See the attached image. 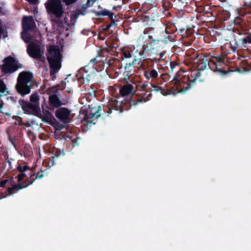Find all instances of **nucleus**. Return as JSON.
<instances>
[{"label":"nucleus","instance_id":"f257e3e1","mask_svg":"<svg viewBox=\"0 0 251 251\" xmlns=\"http://www.w3.org/2000/svg\"><path fill=\"white\" fill-rule=\"evenodd\" d=\"M212 60L211 57L203 53L197 54L193 59V64L197 70L192 71L190 75H184L181 77V80H174L175 84L178 83L183 88L181 91L187 92L196 84L197 81L203 82L206 79V75L202 72L208 67Z\"/></svg>","mask_w":251,"mask_h":251},{"label":"nucleus","instance_id":"f03ea898","mask_svg":"<svg viewBox=\"0 0 251 251\" xmlns=\"http://www.w3.org/2000/svg\"><path fill=\"white\" fill-rule=\"evenodd\" d=\"M234 39L229 42V48L231 51L235 53L238 48L247 51L251 56V32L249 29L244 28L235 29Z\"/></svg>","mask_w":251,"mask_h":251},{"label":"nucleus","instance_id":"7ed1b4c3","mask_svg":"<svg viewBox=\"0 0 251 251\" xmlns=\"http://www.w3.org/2000/svg\"><path fill=\"white\" fill-rule=\"evenodd\" d=\"M75 117V114L72 113L71 109L64 107V144L69 150L72 149L76 144L77 138L75 129H70L69 125L72 119Z\"/></svg>","mask_w":251,"mask_h":251},{"label":"nucleus","instance_id":"20e7f679","mask_svg":"<svg viewBox=\"0 0 251 251\" xmlns=\"http://www.w3.org/2000/svg\"><path fill=\"white\" fill-rule=\"evenodd\" d=\"M101 107L93 104L82 106L79 111L81 123L83 126H91L96 124L97 119L101 115Z\"/></svg>","mask_w":251,"mask_h":251},{"label":"nucleus","instance_id":"39448f33","mask_svg":"<svg viewBox=\"0 0 251 251\" xmlns=\"http://www.w3.org/2000/svg\"><path fill=\"white\" fill-rule=\"evenodd\" d=\"M34 84V79L31 73L28 72L21 73L18 77L16 89L22 95L30 93V87Z\"/></svg>","mask_w":251,"mask_h":251},{"label":"nucleus","instance_id":"423d86ee","mask_svg":"<svg viewBox=\"0 0 251 251\" xmlns=\"http://www.w3.org/2000/svg\"><path fill=\"white\" fill-rule=\"evenodd\" d=\"M175 80H177L178 81H180L181 80V78H177L176 77H174L172 80H171L167 85V91H166L162 87L155 85L153 84H151V86L153 88L154 91L160 92L164 96H167L170 94L176 95L178 93H186V92L181 91V90L183 89V88L181 87V86H180V85H179L178 83L175 84L174 83L173 81Z\"/></svg>","mask_w":251,"mask_h":251},{"label":"nucleus","instance_id":"0eeeda50","mask_svg":"<svg viewBox=\"0 0 251 251\" xmlns=\"http://www.w3.org/2000/svg\"><path fill=\"white\" fill-rule=\"evenodd\" d=\"M148 85V84L146 82L138 85L135 84L136 90L135 96L137 97V100H134V105H137L139 103L147 102L151 99L152 94L150 91L147 90Z\"/></svg>","mask_w":251,"mask_h":251},{"label":"nucleus","instance_id":"6e6552de","mask_svg":"<svg viewBox=\"0 0 251 251\" xmlns=\"http://www.w3.org/2000/svg\"><path fill=\"white\" fill-rule=\"evenodd\" d=\"M61 54L57 46H51L48 49L47 59L51 68L55 70L61 67Z\"/></svg>","mask_w":251,"mask_h":251},{"label":"nucleus","instance_id":"1a4fd4ad","mask_svg":"<svg viewBox=\"0 0 251 251\" xmlns=\"http://www.w3.org/2000/svg\"><path fill=\"white\" fill-rule=\"evenodd\" d=\"M48 12L56 17L59 18L62 14L61 0H48L45 3Z\"/></svg>","mask_w":251,"mask_h":251},{"label":"nucleus","instance_id":"9d476101","mask_svg":"<svg viewBox=\"0 0 251 251\" xmlns=\"http://www.w3.org/2000/svg\"><path fill=\"white\" fill-rule=\"evenodd\" d=\"M225 58L222 55L218 56L213 57L212 59L211 63L209 65V68L214 72H219L221 73L222 75H226L228 73V72L225 70L221 67V64H224Z\"/></svg>","mask_w":251,"mask_h":251},{"label":"nucleus","instance_id":"9b49d317","mask_svg":"<svg viewBox=\"0 0 251 251\" xmlns=\"http://www.w3.org/2000/svg\"><path fill=\"white\" fill-rule=\"evenodd\" d=\"M136 93V88L135 89L134 86L133 84L126 82V84H124L120 89V94L122 96H126L128 95H132V98L131 100V104H133L134 100H137V97L135 96Z\"/></svg>","mask_w":251,"mask_h":251},{"label":"nucleus","instance_id":"f8f14e48","mask_svg":"<svg viewBox=\"0 0 251 251\" xmlns=\"http://www.w3.org/2000/svg\"><path fill=\"white\" fill-rule=\"evenodd\" d=\"M74 82V79L72 77L71 74L68 75V76L64 79V90L66 88L67 83H68V89L64 92V96L66 97V99L64 98V105H68L70 103L69 100L71 99L73 94L70 88L72 87V84Z\"/></svg>","mask_w":251,"mask_h":251},{"label":"nucleus","instance_id":"ddd939ff","mask_svg":"<svg viewBox=\"0 0 251 251\" xmlns=\"http://www.w3.org/2000/svg\"><path fill=\"white\" fill-rule=\"evenodd\" d=\"M27 52L30 56L36 59L40 58L43 53L39 42H31L28 46Z\"/></svg>","mask_w":251,"mask_h":251},{"label":"nucleus","instance_id":"4468645a","mask_svg":"<svg viewBox=\"0 0 251 251\" xmlns=\"http://www.w3.org/2000/svg\"><path fill=\"white\" fill-rule=\"evenodd\" d=\"M17 69L15 60L13 58L8 57L4 59V64L2 66V71L3 73H12Z\"/></svg>","mask_w":251,"mask_h":251},{"label":"nucleus","instance_id":"2eb2a0df","mask_svg":"<svg viewBox=\"0 0 251 251\" xmlns=\"http://www.w3.org/2000/svg\"><path fill=\"white\" fill-rule=\"evenodd\" d=\"M112 110L122 113L124 111V108L122 106L121 103L117 100L110 101L107 105L103 106V110L104 112L107 113V116H109L112 113Z\"/></svg>","mask_w":251,"mask_h":251},{"label":"nucleus","instance_id":"dca6fc26","mask_svg":"<svg viewBox=\"0 0 251 251\" xmlns=\"http://www.w3.org/2000/svg\"><path fill=\"white\" fill-rule=\"evenodd\" d=\"M132 58L131 61L128 62L126 61L125 65V70L126 71H130V67L133 66L136 62L137 61L136 56H133L131 51L128 50H124L122 51V59L124 60V59Z\"/></svg>","mask_w":251,"mask_h":251},{"label":"nucleus","instance_id":"f3484780","mask_svg":"<svg viewBox=\"0 0 251 251\" xmlns=\"http://www.w3.org/2000/svg\"><path fill=\"white\" fill-rule=\"evenodd\" d=\"M79 15H80V14L77 10H76L75 13H71L70 15L71 23L66 24L67 26L64 25V29H65L66 31H68L64 33L66 38L69 37L70 35L72 34L75 28V20L77 19Z\"/></svg>","mask_w":251,"mask_h":251},{"label":"nucleus","instance_id":"a211bd4d","mask_svg":"<svg viewBox=\"0 0 251 251\" xmlns=\"http://www.w3.org/2000/svg\"><path fill=\"white\" fill-rule=\"evenodd\" d=\"M20 103L25 113L29 114L32 112L35 113H38L40 111L39 104H31L25 100H21Z\"/></svg>","mask_w":251,"mask_h":251},{"label":"nucleus","instance_id":"6ab92c4d","mask_svg":"<svg viewBox=\"0 0 251 251\" xmlns=\"http://www.w3.org/2000/svg\"><path fill=\"white\" fill-rule=\"evenodd\" d=\"M160 37L159 38L158 42L162 43L163 44H168L170 42H173L175 40L176 35L173 34H170L165 30L163 31L160 33Z\"/></svg>","mask_w":251,"mask_h":251},{"label":"nucleus","instance_id":"aec40b11","mask_svg":"<svg viewBox=\"0 0 251 251\" xmlns=\"http://www.w3.org/2000/svg\"><path fill=\"white\" fill-rule=\"evenodd\" d=\"M92 83L91 85L89 84H82L81 85V92L86 95H88L90 97L95 98L96 97V88Z\"/></svg>","mask_w":251,"mask_h":251},{"label":"nucleus","instance_id":"412c9836","mask_svg":"<svg viewBox=\"0 0 251 251\" xmlns=\"http://www.w3.org/2000/svg\"><path fill=\"white\" fill-rule=\"evenodd\" d=\"M195 27L194 26H193L192 27H187L186 29L181 28L179 29V33L182 36V38H188V37H192L190 39V41H189V44H191L193 42V35L194 33L195 32V30L194 29V28Z\"/></svg>","mask_w":251,"mask_h":251},{"label":"nucleus","instance_id":"4be33fe9","mask_svg":"<svg viewBox=\"0 0 251 251\" xmlns=\"http://www.w3.org/2000/svg\"><path fill=\"white\" fill-rule=\"evenodd\" d=\"M94 68L89 67V65H86L83 68H80L77 72L76 76L77 77L78 81L80 82L81 79L84 80L85 76L89 75L90 71H94Z\"/></svg>","mask_w":251,"mask_h":251},{"label":"nucleus","instance_id":"5701e85b","mask_svg":"<svg viewBox=\"0 0 251 251\" xmlns=\"http://www.w3.org/2000/svg\"><path fill=\"white\" fill-rule=\"evenodd\" d=\"M143 75L146 79L148 80L151 79L152 80L157 78L159 74L156 69L151 67L144 72Z\"/></svg>","mask_w":251,"mask_h":251},{"label":"nucleus","instance_id":"b1692460","mask_svg":"<svg viewBox=\"0 0 251 251\" xmlns=\"http://www.w3.org/2000/svg\"><path fill=\"white\" fill-rule=\"evenodd\" d=\"M159 44L158 41L153 40L152 42H150L144 46L146 50L148 51L150 59L151 60L156 59V56H154V53L152 51L154 50V46L156 44Z\"/></svg>","mask_w":251,"mask_h":251},{"label":"nucleus","instance_id":"393cba45","mask_svg":"<svg viewBox=\"0 0 251 251\" xmlns=\"http://www.w3.org/2000/svg\"><path fill=\"white\" fill-rule=\"evenodd\" d=\"M94 13L97 17L107 16L109 17L112 23L115 22V20L113 18L114 13L106 9H104L101 11H95Z\"/></svg>","mask_w":251,"mask_h":251},{"label":"nucleus","instance_id":"a878e982","mask_svg":"<svg viewBox=\"0 0 251 251\" xmlns=\"http://www.w3.org/2000/svg\"><path fill=\"white\" fill-rule=\"evenodd\" d=\"M34 22L31 17H25L23 19V26L25 30H28L33 27Z\"/></svg>","mask_w":251,"mask_h":251},{"label":"nucleus","instance_id":"bb28decb","mask_svg":"<svg viewBox=\"0 0 251 251\" xmlns=\"http://www.w3.org/2000/svg\"><path fill=\"white\" fill-rule=\"evenodd\" d=\"M83 95L79 99V102L81 104H83V106H88L87 104L90 103L93 99L94 98L90 97L88 95H86L84 93L82 94Z\"/></svg>","mask_w":251,"mask_h":251},{"label":"nucleus","instance_id":"cd10ccee","mask_svg":"<svg viewBox=\"0 0 251 251\" xmlns=\"http://www.w3.org/2000/svg\"><path fill=\"white\" fill-rule=\"evenodd\" d=\"M49 100L50 104L56 107H59L61 104L58 97L55 95L50 96L49 98Z\"/></svg>","mask_w":251,"mask_h":251},{"label":"nucleus","instance_id":"c85d7f7f","mask_svg":"<svg viewBox=\"0 0 251 251\" xmlns=\"http://www.w3.org/2000/svg\"><path fill=\"white\" fill-rule=\"evenodd\" d=\"M177 28L175 24L172 23H168L166 26L165 31L170 34H174L177 30Z\"/></svg>","mask_w":251,"mask_h":251},{"label":"nucleus","instance_id":"c756f323","mask_svg":"<svg viewBox=\"0 0 251 251\" xmlns=\"http://www.w3.org/2000/svg\"><path fill=\"white\" fill-rule=\"evenodd\" d=\"M95 73L94 71H90L89 75L85 76L84 80V83L86 82V84H89L90 82H93L95 77Z\"/></svg>","mask_w":251,"mask_h":251},{"label":"nucleus","instance_id":"7c9ffc66","mask_svg":"<svg viewBox=\"0 0 251 251\" xmlns=\"http://www.w3.org/2000/svg\"><path fill=\"white\" fill-rule=\"evenodd\" d=\"M110 52V50L107 48H101L98 51L97 57H104L107 55V54Z\"/></svg>","mask_w":251,"mask_h":251},{"label":"nucleus","instance_id":"2f4dec72","mask_svg":"<svg viewBox=\"0 0 251 251\" xmlns=\"http://www.w3.org/2000/svg\"><path fill=\"white\" fill-rule=\"evenodd\" d=\"M234 23L235 25H236V27H234V31L237 28H241L242 27V25L243 24V20L242 18L239 17H236L234 20Z\"/></svg>","mask_w":251,"mask_h":251},{"label":"nucleus","instance_id":"473e14b6","mask_svg":"<svg viewBox=\"0 0 251 251\" xmlns=\"http://www.w3.org/2000/svg\"><path fill=\"white\" fill-rule=\"evenodd\" d=\"M140 61H143L141 65V67L142 69L144 70V72L151 67L149 66V61L148 59H146L144 57H141L140 58Z\"/></svg>","mask_w":251,"mask_h":251},{"label":"nucleus","instance_id":"72a5a7b5","mask_svg":"<svg viewBox=\"0 0 251 251\" xmlns=\"http://www.w3.org/2000/svg\"><path fill=\"white\" fill-rule=\"evenodd\" d=\"M22 37L24 40L26 42H33L32 41L33 40L32 38L30 36V34L28 33H24L22 35Z\"/></svg>","mask_w":251,"mask_h":251},{"label":"nucleus","instance_id":"f704fd0d","mask_svg":"<svg viewBox=\"0 0 251 251\" xmlns=\"http://www.w3.org/2000/svg\"><path fill=\"white\" fill-rule=\"evenodd\" d=\"M98 59L99 58L97 57V56L95 58L92 59L87 65H89V67H92L94 69V65L98 62L101 61V60H99Z\"/></svg>","mask_w":251,"mask_h":251},{"label":"nucleus","instance_id":"c9c22d12","mask_svg":"<svg viewBox=\"0 0 251 251\" xmlns=\"http://www.w3.org/2000/svg\"><path fill=\"white\" fill-rule=\"evenodd\" d=\"M30 100L31 102L34 103L33 104H37L38 103L39 101V97L37 94H32L30 98Z\"/></svg>","mask_w":251,"mask_h":251},{"label":"nucleus","instance_id":"e433bc0d","mask_svg":"<svg viewBox=\"0 0 251 251\" xmlns=\"http://www.w3.org/2000/svg\"><path fill=\"white\" fill-rule=\"evenodd\" d=\"M78 0H64V4H65L66 6H68V8H69V7H71L73 6V5L75 4Z\"/></svg>","mask_w":251,"mask_h":251},{"label":"nucleus","instance_id":"4c0bfd02","mask_svg":"<svg viewBox=\"0 0 251 251\" xmlns=\"http://www.w3.org/2000/svg\"><path fill=\"white\" fill-rule=\"evenodd\" d=\"M165 54H166V51H163L160 52L159 54H157V55L159 56L158 58L156 57V59H154L153 60H158L159 61H163L166 58V56H165Z\"/></svg>","mask_w":251,"mask_h":251},{"label":"nucleus","instance_id":"58836bf2","mask_svg":"<svg viewBox=\"0 0 251 251\" xmlns=\"http://www.w3.org/2000/svg\"><path fill=\"white\" fill-rule=\"evenodd\" d=\"M143 33L144 34L150 35L151 33H155L153 28L151 27H146L145 28Z\"/></svg>","mask_w":251,"mask_h":251},{"label":"nucleus","instance_id":"ea45409f","mask_svg":"<svg viewBox=\"0 0 251 251\" xmlns=\"http://www.w3.org/2000/svg\"><path fill=\"white\" fill-rule=\"evenodd\" d=\"M87 8V6L86 4H83L80 9H77L76 10L80 15H84L85 14V11Z\"/></svg>","mask_w":251,"mask_h":251},{"label":"nucleus","instance_id":"a19ab883","mask_svg":"<svg viewBox=\"0 0 251 251\" xmlns=\"http://www.w3.org/2000/svg\"><path fill=\"white\" fill-rule=\"evenodd\" d=\"M56 116L61 121L63 120V111L61 109H58L56 111Z\"/></svg>","mask_w":251,"mask_h":251},{"label":"nucleus","instance_id":"79ce46f5","mask_svg":"<svg viewBox=\"0 0 251 251\" xmlns=\"http://www.w3.org/2000/svg\"><path fill=\"white\" fill-rule=\"evenodd\" d=\"M28 169V167L26 165L22 166L19 165L17 167V169L21 173H24L25 170Z\"/></svg>","mask_w":251,"mask_h":251},{"label":"nucleus","instance_id":"37998d69","mask_svg":"<svg viewBox=\"0 0 251 251\" xmlns=\"http://www.w3.org/2000/svg\"><path fill=\"white\" fill-rule=\"evenodd\" d=\"M6 89V86L2 80L0 79V92L3 93Z\"/></svg>","mask_w":251,"mask_h":251},{"label":"nucleus","instance_id":"c03bdc74","mask_svg":"<svg viewBox=\"0 0 251 251\" xmlns=\"http://www.w3.org/2000/svg\"><path fill=\"white\" fill-rule=\"evenodd\" d=\"M178 67V64L176 63H175V62L172 61L170 62V68L171 70V71H173L174 69L176 67Z\"/></svg>","mask_w":251,"mask_h":251},{"label":"nucleus","instance_id":"a18cd8bd","mask_svg":"<svg viewBox=\"0 0 251 251\" xmlns=\"http://www.w3.org/2000/svg\"><path fill=\"white\" fill-rule=\"evenodd\" d=\"M31 183V182H29V183L25 182V185H23L22 184H20V185L16 186L15 188H16L17 189H22V188H23L24 187H25L27 186L28 185H29Z\"/></svg>","mask_w":251,"mask_h":251},{"label":"nucleus","instance_id":"49530a36","mask_svg":"<svg viewBox=\"0 0 251 251\" xmlns=\"http://www.w3.org/2000/svg\"><path fill=\"white\" fill-rule=\"evenodd\" d=\"M25 176V175L24 173H21L18 176V181L19 182L22 181Z\"/></svg>","mask_w":251,"mask_h":251},{"label":"nucleus","instance_id":"de8ad7c7","mask_svg":"<svg viewBox=\"0 0 251 251\" xmlns=\"http://www.w3.org/2000/svg\"><path fill=\"white\" fill-rule=\"evenodd\" d=\"M244 5L247 7L251 8V0L249 1H248L246 0H244Z\"/></svg>","mask_w":251,"mask_h":251},{"label":"nucleus","instance_id":"09e8293b","mask_svg":"<svg viewBox=\"0 0 251 251\" xmlns=\"http://www.w3.org/2000/svg\"><path fill=\"white\" fill-rule=\"evenodd\" d=\"M180 1L183 6H186L189 3V0H178Z\"/></svg>","mask_w":251,"mask_h":251},{"label":"nucleus","instance_id":"8fccbe9b","mask_svg":"<svg viewBox=\"0 0 251 251\" xmlns=\"http://www.w3.org/2000/svg\"><path fill=\"white\" fill-rule=\"evenodd\" d=\"M194 57H191L190 58V60H185L184 61V63L187 65V66H189L191 64L193 63V59L194 58Z\"/></svg>","mask_w":251,"mask_h":251},{"label":"nucleus","instance_id":"3c124183","mask_svg":"<svg viewBox=\"0 0 251 251\" xmlns=\"http://www.w3.org/2000/svg\"><path fill=\"white\" fill-rule=\"evenodd\" d=\"M148 39L151 40V42H152L153 40H159V38H155L152 35L150 34L148 36Z\"/></svg>","mask_w":251,"mask_h":251},{"label":"nucleus","instance_id":"603ef678","mask_svg":"<svg viewBox=\"0 0 251 251\" xmlns=\"http://www.w3.org/2000/svg\"><path fill=\"white\" fill-rule=\"evenodd\" d=\"M146 52H148V51L146 50V49H145V48L144 47L143 49L140 51L139 53V54L141 56H142V57H143V55H144V54Z\"/></svg>","mask_w":251,"mask_h":251},{"label":"nucleus","instance_id":"864d4df0","mask_svg":"<svg viewBox=\"0 0 251 251\" xmlns=\"http://www.w3.org/2000/svg\"><path fill=\"white\" fill-rule=\"evenodd\" d=\"M7 180H4L0 182V186L1 187H3L5 185L6 183L7 182Z\"/></svg>","mask_w":251,"mask_h":251},{"label":"nucleus","instance_id":"5fc2aeb1","mask_svg":"<svg viewBox=\"0 0 251 251\" xmlns=\"http://www.w3.org/2000/svg\"><path fill=\"white\" fill-rule=\"evenodd\" d=\"M26 0L28 1L31 4H35L37 1V0Z\"/></svg>","mask_w":251,"mask_h":251},{"label":"nucleus","instance_id":"6e6d98bb","mask_svg":"<svg viewBox=\"0 0 251 251\" xmlns=\"http://www.w3.org/2000/svg\"><path fill=\"white\" fill-rule=\"evenodd\" d=\"M91 2H93V1H92V0H87L86 3H85V4H86V5L87 6V8L91 6V5H90V3Z\"/></svg>","mask_w":251,"mask_h":251},{"label":"nucleus","instance_id":"4d7b16f0","mask_svg":"<svg viewBox=\"0 0 251 251\" xmlns=\"http://www.w3.org/2000/svg\"><path fill=\"white\" fill-rule=\"evenodd\" d=\"M110 26H111L110 25H107L106 26V27L105 28H104V30H105V31L108 30L109 29Z\"/></svg>","mask_w":251,"mask_h":251},{"label":"nucleus","instance_id":"13d9d810","mask_svg":"<svg viewBox=\"0 0 251 251\" xmlns=\"http://www.w3.org/2000/svg\"><path fill=\"white\" fill-rule=\"evenodd\" d=\"M59 131H60V129H56L55 131V134H57L59 133Z\"/></svg>","mask_w":251,"mask_h":251},{"label":"nucleus","instance_id":"bf43d9fd","mask_svg":"<svg viewBox=\"0 0 251 251\" xmlns=\"http://www.w3.org/2000/svg\"><path fill=\"white\" fill-rule=\"evenodd\" d=\"M63 20H64V24L67 23V18L66 17H64Z\"/></svg>","mask_w":251,"mask_h":251},{"label":"nucleus","instance_id":"052dcab7","mask_svg":"<svg viewBox=\"0 0 251 251\" xmlns=\"http://www.w3.org/2000/svg\"><path fill=\"white\" fill-rule=\"evenodd\" d=\"M151 35H152L153 37H154L155 38L156 37V36L155 35V33H151Z\"/></svg>","mask_w":251,"mask_h":251},{"label":"nucleus","instance_id":"680f3d73","mask_svg":"<svg viewBox=\"0 0 251 251\" xmlns=\"http://www.w3.org/2000/svg\"><path fill=\"white\" fill-rule=\"evenodd\" d=\"M113 9L114 10H117V7H116V6H114V7H113Z\"/></svg>","mask_w":251,"mask_h":251},{"label":"nucleus","instance_id":"e2e57ef3","mask_svg":"<svg viewBox=\"0 0 251 251\" xmlns=\"http://www.w3.org/2000/svg\"><path fill=\"white\" fill-rule=\"evenodd\" d=\"M229 53H230V52H228H228H227V53H226V55H227L228 54H229Z\"/></svg>","mask_w":251,"mask_h":251},{"label":"nucleus","instance_id":"0e129e2a","mask_svg":"<svg viewBox=\"0 0 251 251\" xmlns=\"http://www.w3.org/2000/svg\"><path fill=\"white\" fill-rule=\"evenodd\" d=\"M92 1H93V2H95L96 0H92Z\"/></svg>","mask_w":251,"mask_h":251},{"label":"nucleus","instance_id":"69168bd1","mask_svg":"<svg viewBox=\"0 0 251 251\" xmlns=\"http://www.w3.org/2000/svg\"><path fill=\"white\" fill-rule=\"evenodd\" d=\"M188 53H189V51H188V52H187V55L188 54Z\"/></svg>","mask_w":251,"mask_h":251},{"label":"nucleus","instance_id":"338daca9","mask_svg":"<svg viewBox=\"0 0 251 251\" xmlns=\"http://www.w3.org/2000/svg\"><path fill=\"white\" fill-rule=\"evenodd\" d=\"M188 53H189V51H188V52H187V55L188 54Z\"/></svg>","mask_w":251,"mask_h":251}]
</instances>
